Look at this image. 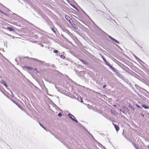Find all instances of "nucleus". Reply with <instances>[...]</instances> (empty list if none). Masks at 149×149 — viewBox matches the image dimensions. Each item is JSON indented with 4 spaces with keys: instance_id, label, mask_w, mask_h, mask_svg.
<instances>
[{
    "instance_id": "obj_19",
    "label": "nucleus",
    "mask_w": 149,
    "mask_h": 149,
    "mask_svg": "<svg viewBox=\"0 0 149 149\" xmlns=\"http://www.w3.org/2000/svg\"><path fill=\"white\" fill-rule=\"evenodd\" d=\"M120 111H122L124 114L125 113V111H123V110L122 109H120Z\"/></svg>"
},
{
    "instance_id": "obj_23",
    "label": "nucleus",
    "mask_w": 149,
    "mask_h": 149,
    "mask_svg": "<svg viewBox=\"0 0 149 149\" xmlns=\"http://www.w3.org/2000/svg\"><path fill=\"white\" fill-rule=\"evenodd\" d=\"M52 30L53 31V32L54 33L55 32V31L53 29H52Z\"/></svg>"
},
{
    "instance_id": "obj_34",
    "label": "nucleus",
    "mask_w": 149,
    "mask_h": 149,
    "mask_svg": "<svg viewBox=\"0 0 149 149\" xmlns=\"http://www.w3.org/2000/svg\"><path fill=\"white\" fill-rule=\"evenodd\" d=\"M136 149H138V148H136Z\"/></svg>"
},
{
    "instance_id": "obj_33",
    "label": "nucleus",
    "mask_w": 149,
    "mask_h": 149,
    "mask_svg": "<svg viewBox=\"0 0 149 149\" xmlns=\"http://www.w3.org/2000/svg\"><path fill=\"white\" fill-rule=\"evenodd\" d=\"M113 106H114V107H116V105H113Z\"/></svg>"
},
{
    "instance_id": "obj_1",
    "label": "nucleus",
    "mask_w": 149,
    "mask_h": 149,
    "mask_svg": "<svg viewBox=\"0 0 149 149\" xmlns=\"http://www.w3.org/2000/svg\"><path fill=\"white\" fill-rule=\"evenodd\" d=\"M68 116L73 121L77 123L78 122L77 120L75 119V117L72 114L69 113L68 114Z\"/></svg>"
},
{
    "instance_id": "obj_9",
    "label": "nucleus",
    "mask_w": 149,
    "mask_h": 149,
    "mask_svg": "<svg viewBox=\"0 0 149 149\" xmlns=\"http://www.w3.org/2000/svg\"><path fill=\"white\" fill-rule=\"evenodd\" d=\"M78 100L81 102H83V101L82 100V98L81 97H79L78 98Z\"/></svg>"
},
{
    "instance_id": "obj_35",
    "label": "nucleus",
    "mask_w": 149,
    "mask_h": 149,
    "mask_svg": "<svg viewBox=\"0 0 149 149\" xmlns=\"http://www.w3.org/2000/svg\"><path fill=\"white\" fill-rule=\"evenodd\" d=\"M0 12H1V11H0Z\"/></svg>"
},
{
    "instance_id": "obj_21",
    "label": "nucleus",
    "mask_w": 149,
    "mask_h": 149,
    "mask_svg": "<svg viewBox=\"0 0 149 149\" xmlns=\"http://www.w3.org/2000/svg\"><path fill=\"white\" fill-rule=\"evenodd\" d=\"M11 93H12V96L13 97H14V95L13 93H12V92H11Z\"/></svg>"
},
{
    "instance_id": "obj_32",
    "label": "nucleus",
    "mask_w": 149,
    "mask_h": 149,
    "mask_svg": "<svg viewBox=\"0 0 149 149\" xmlns=\"http://www.w3.org/2000/svg\"><path fill=\"white\" fill-rule=\"evenodd\" d=\"M115 45L117 46H118V45Z\"/></svg>"
},
{
    "instance_id": "obj_15",
    "label": "nucleus",
    "mask_w": 149,
    "mask_h": 149,
    "mask_svg": "<svg viewBox=\"0 0 149 149\" xmlns=\"http://www.w3.org/2000/svg\"><path fill=\"white\" fill-rule=\"evenodd\" d=\"M102 58L104 61L106 63V64L107 63V61H106V59H105V58H103V57H102Z\"/></svg>"
},
{
    "instance_id": "obj_6",
    "label": "nucleus",
    "mask_w": 149,
    "mask_h": 149,
    "mask_svg": "<svg viewBox=\"0 0 149 149\" xmlns=\"http://www.w3.org/2000/svg\"><path fill=\"white\" fill-rule=\"evenodd\" d=\"M141 106L142 107H144V108H145V109H148L149 108V107L146 106L144 104L142 105Z\"/></svg>"
},
{
    "instance_id": "obj_2",
    "label": "nucleus",
    "mask_w": 149,
    "mask_h": 149,
    "mask_svg": "<svg viewBox=\"0 0 149 149\" xmlns=\"http://www.w3.org/2000/svg\"><path fill=\"white\" fill-rule=\"evenodd\" d=\"M107 36L113 41L114 42H116L118 44L119 43V42L117 40H116L115 39L113 38H112V37H111V36H109L108 35H107Z\"/></svg>"
},
{
    "instance_id": "obj_29",
    "label": "nucleus",
    "mask_w": 149,
    "mask_h": 149,
    "mask_svg": "<svg viewBox=\"0 0 149 149\" xmlns=\"http://www.w3.org/2000/svg\"><path fill=\"white\" fill-rule=\"evenodd\" d=\"M82 23H83L84 24H85L83 22V21H81Z\"/></svg>"
},
{
    "instance_id": "obj_18",
    "label": "nucleus",
    "mask_w": 149,
    "mask_h": 149,
    "mask_svg": "<svg viewBox=\"0 0 149 149\" xmlns=\"http://www.w3.org/2000/svg\"><path fill=\"white\" fill-rule=\"evenodd\" d=\"M53 52H54V53H56L58 52V51L57 50H54L53 51Z\"/></svg>"
},
{
    "instance_id": "obj_17",
    "label": "nucleus",
    "mask_w": 149,
    "mask_h": 149,
    "mask_svg": "<svg viewBox=\"0 0 149 149\" xmlns=\"http://www.w3.org/2000/svg\"><path fill=\"white\" fill-rule=\"evenodd\" d=\"M58 116L61 117L62 116V115L61 113H59L58 114Z\"/></svg>"
},
{
    "instance_id": "obj_4",
    "label": "nucleus",
    "mask_w": 149,
    "mask_h": 149,
    "mask_svg": "<svg viewBox=\"0 0 149 149\" xmlns=\"http://www.w3.org/2000/svg\"><path fill=\"white\" fill-rule=\"evenodd\" d=\"M115 128L117 131H118L119 130V127L116 125H114Z\"/></svg>"
},
{
    "instance_id": "obj_24",
    "label": "nucleus",
    "mask_w": 149,
    "mask_h": 149,
    "mask_svg": "<svg viewBox=\"0 0 149 149\" xmlns=\"http://www.w3.org/2000/svg\"><path fill=\"white\" fill-rule=\"evenodd\" d=\"M4 85H5V86H6V87H8L7 85L5 83V84H4Z\"/></svg>"
},
{
    "instance_id": "obj_30",
    "label": "nucleus",
    "mask_w": 149,
    "mask_h": 149,
    "mask_svg": "<svg viewBox=\"0 0 149 149\" xmlns=\"http://www.w3.org/2000/svg\"><path fill=\"white\" fill-rule=\"evenodd\" d=\"M148 148L149 149V145H148Z\"/></svg>"
},
{
    "instance_id": "obj_14",
    "label": "nucleus",
    "mask_w": 149,
    "mask_h": 149,
    "mask_svg": "<svg viewBox=\"0 0 149 149\" xmlns=\"http://www.w3.org/2000/svg\"><path fill=\"white\" fill-rule=\"evenodd\" d=\"M1 82L2 84H5V82L4 81H3V80H1Z\"/></svg>"
},
{
    "instance_id": "obj_12",
    "label": "nucleus",
    "mask_w": 149,
    "mask_h": 149,
    "mask_svg": "<svg viewBox=\"0 0 149 149\" xmlns=\"http://www.w3.org/2000/svg\"><path fill=\"white\" fill-rule=\"evenodd\" d=\"M60 56L61 58L63 59H65V56L63 55H61Z\"/></svg>"
},
{
    "instance_id": "obj_28",
    "label": "nucleus",
    "mask_w": 149,
    "mask_h": 149,
    "mask_svg": "<svg viewBox=\"0 0 149 149\" xmlns=\"http://www.w3.org/2000/svg\"><path fill=\"white\" fill-rule=\"evenodd\" d=\"M137 107H138V108H140V107H139V106H137Z\"/></svg>"
},
{
    "instance_id": "obj_22",
    "label": "nucleus",
    "mask_w": 149,
    "mask_h": 149,
    "mask_svg": "<svg viewBox=\"0 0 149 149\" xmlns=\"http://www.w3.org/2000/svg\"><path fill=\"white\" fill-rule=\"evenodd\" d=\"M83 61L84 63H85V64H87V62H85V61Z\"/></svg>"
},
{
    "instance_id": "obj_16",
    "label": "nucleus",
    "mask_w": 149,
    "mask_h": 149,
    "mask_svg": "<svg viewBox=\"0 0 149 149\" xmlns=\"http://www.w3.org/2000/svg\"><path fill=\"white\" fill-rule=\"evenodd\" d=\"M107 65H108L109 67L111 68H112V66L110 64H108V63H107Z\"/></svg>"
},
{
    "instance_id": "obj_10",
    "label": "nucleus",
    "mask_w": 149,
    "mask_h": 149,
    "mask_svg": "<svg viewBox=\"0 0 149 149\" xmlns=\"http://www.w3.org/2000/svg\"><path fill=\"white\" fill-rule=\"evenodd\" d=\"M72 26L76 29H77L78 28L77 25L74 24Z\"/></svg>"
},
{
    "instance_id": "obj_25",
    "label": "nucleus",
    "mask_w": 149,
    "mask_h": 149,
    "mask_svg": "<svg viewBox=\"0 0 149 149\" xmlns=\"http://www.w3.org/2000/svg\"><path fill=\"white\" fill-rule=\"evenodd\" d=\"M4 85H5V86H6V87H8L7 85L5 83V84H4Z\"/></svg>"
},
{
    "instance_id": "obj_20",
    "label": "nucleus",
    "mask_w": 149,
    "mask_h": 149,
    "mask_svg": "<svg viewBox=\"0 0 149 149\" xmlns=\"http://www.w3.org/2000/svg\"><path fill=\"white\" fill-rule=\"evenodd\" d=\"M111 69L113 70V71L115 72V68H113V67H112V68H111Z\"/></svg>"
},
{
    "instance_id": "obj_31",
    "label": "nucleus",
    "mask_w": 149,
    "mask_h": 149,
    "mask_svg": "<svg viewBox=\"0 0 149 149\" xmlns=\"http://www.w3.org/2000/svg\"><path fill=\"white\" fill-rule=\"evenodd\" d=\"M15 61H17V59H15Z\"/></svg>"
},
{
    "instance_id": "obj_7",
    "label": "nucleus",
    "mask_w": 149,
    "mask_h": 149,
    "mask_svg": "<svg viewBox=\"0 0 149 149\" xmlns=\"http://www.w3.org/2000/svg\"><path fill=\"white\" fill-rule=\"evenodd\" d=\"M69 22L71 24V25L72 26L74 24L73 21L72 19L70 20V21H69Z\"/></svg>"
},
{
    "instance_id": "obj_3",
    "label": "nucleus",
    "mask_w": 149,
    "mask_h": 149,
    "mask_svg": "<svg viewBox=\"0 0 149 149\" xmlns=\"http://www.w3.org/2000/svg\"><path fill=\"white\" fill-rule=\"evenodd\" d=\"M65 18L67 20L68 22L70 21V20L71 19L70 17L68 15H65Z\"/></svg>"
},
{
    "instance_id": "obj_27",
    "label": "nucleus",
    "mask_w": 149,
    "mask_h": 149,
    "mask_svg": "<svg viewBox=\"0 0 149 149\" xmlns=\"http://www.w3.org/2000/svg\"><path fill=\"white\" fill-rule=\"evenodd\" d=\"M105 86H106V85H105L104 86L103 88H105Z\"/></svg>"
},
{
    "instance_id": "obj_11",
    "label": "nucleus",
    "mask_w": 149,
    "mask_h": 149,
    "mask_svg": "<svg viewBox=\"0 0 149 149\" xmlns=\"http://www.w3.org/2000/svg\"><path fill=\"white\" fill-rule=\"evenodd\" d=\"M39 124L45 130H46V128L45 127L42 125L40 123H39Z\"/></svg>"
},
{
    "instance_id": "obj_5",
    "label": "nucleus",
    "mask_w": 149,
    "mask_h": 149,
    "mask_svg": "<svg viewBox=\"0 0 149 149\" xmlns=\"http://www.w3.org/2000/svg\"><path fill=\"white\" fill-rule=\"evenodd\" d=\"M7 29H8L10 31H14V29L11 27H7Z\"/></svg>"
},
{
    "instance_id": "obj_8",
    "label": "nucleus",
    "mask_w": 149,
    "mask_h": 149,
    "mask_svg": "<svg viewBox=\"0 0 149 149\" xmlns=\"http://www.w3.org/2000/svg\"><path fill=\"white\" fill-rule=\"evenodd\" d=\"M33 59L35 60H36L37 61H39L42 63H45V61H40V60H38L37 59H35V58H33Z\"/></svg>"
},
{
    "instance_id": "obj_13",
    "label": "nucleus",
    "mask_w": 149,
    "mask_h": 149,
    "mask_svg": "<svg viewBox=\"0 0 149 149\" xmlns=\"http://www.w3.org/2000/svg\"><path fill=\"white\" fill-rule=\"evenodd\" d=\"M134 58L137 60H140V59L135 55L134 56Z\"/></svg>"
},
{
    "instance_id": "obj_26",
    "label": "nucleus",
    "mask_w": 149,
    "mask_h": 149,
    "mask_svg": "<svg viewBox=\"0 0 149 149\" xmlns=\"http://www.w3.org/2000/svg\"><path fill=\"white\" fill-rule=\"evenodd\" d=\"M41 46L42 47H44V45H42L41 44Z\"/></svg>"
}]
</instances>
